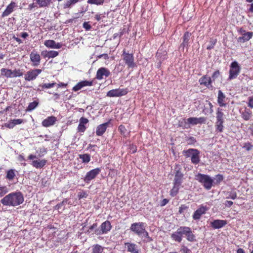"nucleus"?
Wrapping results in <instances>:
<instances>
[{"label": "nucleus", "instance_id": "obj_22", "mask_svg": "<svg viewBox=\"0 0 253 253\" xmlns=\"http://www.w3.org/2000/svg\"><path fill=\"white\" fill-rule=\"evenodd\" d=\"M187 121L189 124H192L193 125H196L197 124H202L205 123L206 121V118L204 117H191L187 119Z\"/></svg>", "mask_w": 253, "mask_h": 253}, {"label": "nucleus", "instance_id": "obj_25", "mask_svg": "<svg viewBox=\"0 0 253 253\" xmlns=\"http://www.w3.org/2000/svg\"><path fill=\"white\" fill-rule=\"evenodd\" d=\"M92 84V82L84 81L77 84L73 88L75 91H77L81 89L82 87L86 86H91Z\"/></svg>", "mask_w": 253, "mask_h": 253}, {"label": "nucleus", "instance_id": "obj_11", "mask_svg": "<svg viewBox=\"0 0 253 253\" xmlns=\"http://www.w3.org/2000/svg\"><path fill=\"white\" fill-rule=\"evenodd\" d=\"M122 56L124 61L128 68H133L135 67V64L134 62V57L132 54L126 53V51L124 50Z\"/></svg>", "mask_w": 253, "mask_h": 253}, {"label": "nucleus", "instance_id": "obj_10", "mask_svg": "<svg viewBox=\"0 0 253 253\" xmlns=\"http://www.w3.org/2000/svg\"><path fill=\"white\" fill-rule=\"evenodd\" d=\"M127 93L126 88H117L112 89L107 93V96L110 97H120L125 95Z\"/></svg>", "mask_w": 253, "mask_h": 253}, {"label": "nucleus", "instance_id": "obj_9", "mask_svg": "<svg viewBox=\"0 0 253 253\" xmlns=\"http://www.w3.org/2000/svg\"><path fill=\"white\" fill-rule=\"evenodd\" d=\"M238 33L242 36L238 38V42H244L250 40L253 36V33L252 32H246L243 28H240L238 30Z\"/></svg>", "mask_w": 253, "mask_h": 253}, {"label": "nucleus", "instance_id": "obj_31", "mask_svg": "<svg viewBox=\"0 0 253 253\" xmlns=\"http://www.w3.org/2000/svg\"><path fill=\"white\" fill-rule=\"evenodd\" d=\"M224 122L222 121H216L215 124V126L216 128V131L218 132H222L224 129L223 123Z\"/></svg>", "mask_w": 253, "mask_h": 253}, {"label": "nucleus", "instance_id": "obj_28", "mask_svg": "<svg viewBox=\"0 0 253 253\" xmlns=\"http://www.w3.org/2000/svg\"><path fill=\"white\" fill-rule=\"evenodd\" d=\"M46 163L45 160H34L32 161V165L34 167L37 169H41L43 167Z\"/></svg>", "mask_w": 253, "mask_h": 253}, {"label": "nucleus", "instance_id": "obj_1", "mask_svg": "<svg viewBox=\"0 0 253 253\" xmlns=\"http://www.w3.org/2000/svg\"><path fill=\"white\" fill-rule=\"evenodd\" d=\"M183 235H185L187 240L190 242L196 240L195 236L193 234L191 228L187 226H180L176 231L171 234V238L174 241L180 243L182 240Z\"/></svg>", "mask_w": 253, "mask_h": 253}, {"label": "nucleus", "instance_id": "obj_14", "mask_svg": "<svg viewBox=\"0 0 253 253\" xmlns=\"http://www.w3.org/2000/svg\"><path fill=\"white\" fill-rule=\"evenodd\" d=\"M174 171H175V174L174 175L173 184H181L183 180V174L180 171V168L178 166H176L174 168Z\"/></svg>", "mask_w": 253, "mask_h": 253}, {"label": "nucleus", "instance_id": "obj_4", "mask_svg": "<svg viewBox=\"0 0 253 253\" xmlns=\"http://www.w3.org/2000/svg\"><path fill=\"white\" fill-rule=\"evenodd\" d=\"M183 155L186 158H190L191 163L194 165H197L200 161V151L196 149H189L183 151Z\"/></svg>", "mask_w": 253, "mask_h": 253}, {"label": "nucleus", "instance_id": "obj_19", "mask_svg": "<svg viewBox=\"0 0 253 253\" xmlns=\"http://www.w3.org/2000/svg\"><path fill=\"white\" fill-rule=\"evenodd\" d=\"M44 44L47 47L55 49H59L62 46L61 43L56 42L54 41L50 40H46L44 42Z\"/></svg>", "mask_w": 253, "mask_h": 253}, {"label": "nucleus", "instance_id": "obj_61", "mask_svg": "<svg viewBox=\"0 0 253 253\" xmlns=\"http://www.w3.org/2000/svg\"><path fill=\"white\" fill-rule=\"evenodd\" d=\"M13 39L14 40H15L17 42H18L19 43H22V41H21V40L20 39H19V38H17V37H15V36H13Z\"/></svg>", "mask_w": 253, "mask_h": 253}, {"label": "nucleus", "instance_id": "obj_44", "mask_svg": "<svg viewBox=\"0 0 253 253\" xmlns=\"http://www.w3.org/2000/svg\"><path fill=\"white\" fill-rule=\"evenodd\" d=\"M237 198V193L235 191H232L228 193V196L227 197V199H231L234 200Z\"/></svg>", "mask_w": 253, "mask_h": 253}, {"label": "nucleus", "instance_id": "obj_20", "mask_svg": "<svg viewBox=\"0 0 253 253\" xmlns=\"http://www.w3.org/2000/svg\"><path fill=\"white\" fill-rule=\"evenodd\" d=\"M110 125V122L101 124L96 128V133L97 136H101L105 132L107 127Z\"/></svg>", "mask_w": 253, "mask_h": 253}, {"label": "nucleus", "instance_id": "obj_38", "mask_svg": "<svg viewBox=\"0 0 253 253\" xmlns=\"http://www.w3.org/2000/svg\"><path fill=\"white\" fill-rule=\"evenodd\" d=\"M180 186V185L179 184L176 185V184H173V188L170 191V195L172 197L175 196L177 194L179 189Z\"/></svg>", "mask_w": 253, "mask_h": 253}, {"label": "nucleus", "instance_id": "obj_46", "mask_svg": "<svg viewBox=\"0 0 253 253\" xmlns=\"http://www.w3.org/2000/svg\"><path fill=\"white\" fill-rule=\"evenodd\" d=\"M5 126L9 128H12L15 126L12 120H10L9 121L5 124Z\"/></svg>", "mask_w": 253, "mask_h": 253}, {"label": "nucleus", "instance_id": "obj_18", "mask_svg": "<svg viewBox=\"0 0 253 253\" xmlns=\"http://www.w3.org/2000/svg\"><path fill=\"white\" fill-rule=\"evenodd\" d=\"M30 58L33 66H38L40 65L41 57L38 53L32 51L30 54Z\"/></svg>", "mask_w": 253, "mask_h": 253}, {"label": "nucleus", "instance_id": "obj_49", "mask_svg": "<svg viewBox=\"0 0 253 253\" xmlns=\"http://www.w3.org/2000/svg\"><path fill=\"white\" fill-rule=\"evenodd\" d=\"M12 120L13 122V123L14 124V126H16L17 125L21 124H22V123H23L24 122L23 120L20 119H13V120Z\"/></svg>", "mask_w": 253, "mask_h": 253}, {"label": "nucleus", "instance_id": "obj_48", "mask_svg": "<svg viewBox=\"0 0 253 253\" xmlns=\"http://www.w3.org/2000/svg\"><path fill=\"white\" fill-rule=\"evenodd\" d=\"M55 84V83L44 84L42 85V88H49L53 87Z\"/></svg>", "mask_w": 253, "mask_h": 253}, {"label": "nucleus", "instance_id": "obj_62", "mask_svg": "<svg viewBox=\"0 0 253 253\" xmlns=\"http://www.w3.org/2000/svg\"><path fill=\"white\" fill-rule=\"evenodd\" d=\"M97 227V223H94L92 225H91L89 228V230H90V231H92L93 230L94 228H96Z\"/></svg>", "mask_w": 253, "mask_h": 253}, {"label": "nucleus", "instance_id": "obj_26", "mask_svg": "<svg viewBox=\"0 0 253 253\" xmlns=\"http://www.w3.org/2000/svg\"><path fill=\"white\" fill-rule=\"evenodd\" d=\"M225 95L220 90L218 91L217 102L220 107H224L226 106L225 103Z\"/></svg>", "mask_w": 253, "mask_h": 253}, {"label": "nucleus", "instance_id": "obj_30", "mask_svg": "<svg viewBox=\"0 0 253 253\" xmlns=\"http://www.w3.org/2000/svg\"><path fill=\"white\" fill-rule=\"evenodd\" d=\"M216 121L224 122V114L222 109L218 108L216 113Z\"/></svg>", "mask_w": 253, "mask_h": 253}, {"label": "nucleus", "instance_id": "obj_51", "mask_svg": "<svg viewBox=\"0 0 253 253\" xmlns=\"http://www.w3.org/2000/svg\"><path fill=\"white\" fill-rule=\"evenodd\" d=\"M223 179V176L220 174H217L216 175L215 177V180L216 183H219Z\"/></svg>", "mask_w": 253, "mask_h": 253}, {"label": "nucleus", "instance_id": "obj_35", "mask_svg": "<svg viewBox=\"0 0 253 253\" xmlns=\"http://www.w3.org/2000/svg\"><path fill=\"white\" fill-rule=\"evenodd\" d=\"M191 36V33L189 32H186L183 37V42L181 45L183 47L185 46L188 44V41Z\"/></svg>", "mask_w": 253, "mask_h": 253}, {"label": "nucleus", "instance_id": "obj_53", "mask_svg": "<svg viewBox=\"0 0 253 253\" xmlns=\"http://www.w3.org/2000/svg\"><path fill=\"white\" fill-rule=\"evenodd\" d=\"M83 27L86 30H89L91 28L90 25L89 24L88 22H84L83 24Z\"/></svg>", "mask_w": 253, "mask_h": 253}, {"label": "nucleus", "instance_id": "obj_6", "mask_svg": "<svg viewBox=\"0 0 253 253\" xmlns=\"http://www.w3.org/2000/svg\"><path fill=\"white\" fill-rule=\"evenodd\" d=\"M1 74L7 78H16L23 76V73L20 69H15L12 71L10 69L2 68L0 70Z\"/></svg>", "mask_w": 253, "mask_h": 253}, {"label": "nucleus", "instance_id": "obj_21", "mask_svg": "<svg viewBox=\"0 0 253 253\" xmlns=\"http://www.w3.org/2000/svg\"><path fill=\"white\" fill-rule=\"evenodd\" d=\"M199 82L201 85H204L208 88L212 87V80L210 77L204 76L199 79Z\"/></svg>", "mask_w": 253, "mask_h": 253}, {"label": "nucleus", "instance_id": "obj_39", "mask_svg": "<svg viewBox=\"0 0 253 253\" xmlns=\"http://www.w3.org/2000/svg\"><path fill=\"white\" fill-rule=\"evenodd\" d=\"M80 158L82 160L83 163H87L90 160V155L87 154L80 155Z\"/></svg>", "mask_w": 253, "mask_h": 253}, {"label": "nucleus", "instance_id": "obj_12", "mask_svg": "<svg viewBox=\"0 0 253 253\" xmlns=\"http://www.w3.org/2000/svg\"><path fill=\"white\" fill-rule=\"evenodd\" d=\"M42 70L40 69L29 70L25 74V80L27 81L34 80L42 73Z\"/></svg>", "mask_w": 253, "mask_h": 253}, {"label": "nucleus", "instance_id": "obj_8", "mask_svg": "<svg viewBox=\"0 0 253 253\" xmlns=\"http://www.w3.org/2000/svg\"><path fill=\"white\" fill-rule=\"evenodd\" d=\"M101 171V169L97 168L88 171L84 178V181L86 183H89L99 174Z\"/></svg>", "mask_w": 253, "mask_h": 253}, {"label": "nucleus", "instance_id": "obj_50", "mask_svg": "<svg viewBox=\"0 0 253 253\" xmlns=\"http://www.w3.org/2000/svg\"><path fill=\"white\" fill-rule=\"evenodd\" d=\"M88 122V120L86 118L82 117L80 119V123L79 124L83 125H85Z\"/></svg>", "mask_w": 253, "mask_h": 253}, {"label": "nucleus", "instance_id": "obj_42", "mask_svg": "<svg viewBox=\"0 0 253 253\" xmlns=\"http://www.w3.org/2000/svg\"><path fill=\"white\" fill-rule=\"evenodd\" d=\"M119 130L121 132V134L124 136H126L128 133L125 126L123 125H120L119 127Z\"/></svg>", "mask_w": 253, "mask_h": 253}, {"label": "nucleus", "instance_id": "obj_36", "mask_svg": "<svg viewBox=\"0 0 253 253\" xmlns=\"http://www.w3.org/2000/svg\"><path fill=\"white\" fill-rule=\"evenodd\" d=\"M103 248L101 246L96 244L92 247V252L91 253H102Z\"/></svg>", "mask_w": 253, "mask_h": 253}, {"label": "nucleus", "instance_id": "obj_15", "mask_svg": "<svg viewBox=\"0 0 253 253\" xmlns=\"http://www.w3.org/2000/svg\"><path fill=\"white\" fill-rule=\"evenodd\" d=\"M110 74V71L107 68L104 67L100 68L97 71L96 79L101 80L104 77L106 78L109 77Z\"/></svg>", "mask_w": 253, "mask_h": 253}, {"label": "nucleus", "instance_id": "obj_17", "mask_svg": "<svg viewBox=\"0 0 253 253\" xmlns=\"http://www.w3.org/2000/svg\"><path fill=\"white\" fill-rule=\"evenodd\" d=\"M125 248L130 253H139V248L137 245L131 242L125 243Z\"/></svg>", "mask_w": 253, "mask_h": 253}, {"label": "nucleus", "instance_id": "obj_54", "mask_svg": "<svg viewBox=\"0 0 253 253\" xmlns=\"http://www.w3.org/2000/svg\"><path fill=\"white\" fill-rule=\"evenodd\" d=\"M248 106L253 108V97H250L249 98Z\"/></svg>", "mask_w": 253, "mask_h": 253}, {"label": "nucleus", "instance_id": "obj_60", "mask_svg": "<svg viewBox=\"0 0 253 253\" xmlns=\"http://www.w3.org/2000/svg\"><path fill=\"white\" fill-rule=\"evenodd\" d=\"M37 158H38V157L36 155H34L32 154H31L28 156V159L29 160H33L34 159Z\"/></svg>", "mask_w": 253, "mask_h": 253}, {"label": "nucleus", "instance_id": "obj_55", "mask_svg": "<svg viewBox=\"0 0 253 253\" xmlns=\"http://www.w3.org/2000/svg\"><path fill=\"white\" fill-rule=\"evenodd\" d=\"M187 208V207L185 205H182L179 208V212L182 213L183 212V211L185 210Z\"/></svg>", "mask_w": 253, "mask_h": 253}, {"label": "nucleus", "instance_id": "obj_41", "mask_svg": "<svg viewBox=\"0 0 253 253\" xmlns=\"http://www.w3.org/2000/svg\"><path fill=\"white\" fill-rule=\"evenodd\" d=\"M38 102L37 101H34L33 102L30 103L28 107H27V111H31L35 109L36 107L38 106Z\"/></svg>", "mask_w": 253, "mask_h": 253}, {"label": "nucleus", "instance_id": "obj_24", "mask_svg": "<svg viewBox=\"0 0 253 253\" xmlns=\"http://www.w3.org/2000/svg\"><path fill=\"white\" fill-rule=\"evenodd\" d=\"M56 120V118L54 116L48 117L42 122V125L43 126L49 127L53 125Z\"/></svg>", "mask_w": 253, "mask_h": 253}, {"label": "nucleus", "instance_id": "obj_57", "mask_svg": "<svg viewBox=\"0 0 253 253\" xmlns=\"http://www.w3.org/2000/svg\"><path fill=\"white\" fill-rule=\"evenodd\" d=\"M102 57L104 58L105 59H107L109 58V56L107 54H102L97 56L98 58H101Z\"/></svg>", "mask_w": 253, "mask_h": 253}, {"label": "nucleus", "instance_id": "obj_16", "mask_svg": "<svg viewBox=\"0 0 253 253\" xmlns=\"http://www.w3.org/2000/svg\"><path fill=\"white\" fill-rule=\"evenodd\" d=\"M208 210V208L206 206L201 205L200 207L194 212L192 216L194 220H198L201 218L202 215L205 214Z\"/></svg>", "mask_w": 253, "mask_h": 253}, {"label": "nucleus", "instance_id": "obj_27", "mask_svg": "<svg viewBox=\"0 0 253 253\" xmlns=\"http://www.w3.org/2000/svg\"><path fill=\"white\" fill-rule=\"evenodd\" d=\"M16 6V3L12 1L9 5H8L6 9L3 12L2 16H7L9 15L13 11L14 8Z\"/></svg>", "mask_w": 253, "mask_h": 253}, {"label": "nucleus", "instance_id": "obj_23", "mask_svg": "<svg viewBox=\"0 0 253 253\" xmlns=\"http://www.w3.org/2000/svg\"><path fill=\"white\" fill-rule=\"evenodd\" d=\"M227 224V221L224 220L216 219L211 222V226L214 229H219L223 227Z\"/></svg>", "mask_w": 253, "mask_h": 253}, {"label": "nucleus", "instance_id": "obj_56", "mask_svg": "<svg viewBox=\"0 0 253 253\" xmlns=\"http://www.w3.org/2000/svg\"><path fill=\"white\" fill-rule=\"evenodd\" d=\"M40 152L42 154V155H39V156L40 157H41L42 156L44 155V154L46 153V149L45 148H41L40 149Z\"/></svg>", "mask_w": 253, "mask_h": 253}, {"label": "nucleus", "instance_id": "obj_47", "mask_svg": "<svg viewBox=\"0 0 253 253\" xmlns=\"http://www.w3.org/2000/svg\"><path fill=\"white\" fill-rule=\"evenodd\" d=\"M86 129V127L84 125L79 124L78 126V130L79 132H84Z\"/></svg>", "mask_w": 253, "mask_h": 253}, {"label": "nucleus", "instance_id": "obj_37", "mask_svg": "<svg viewBox=\"0 0 253 253\" xmlns=\"http://www.w3.org/2000/svg\"><path fill=\"white\" fill-rule=\"evenodd\" d=\"M15 171L16 170L13 169L8 170L6 173V178L9 180H12L15 176Z\"/></svg>", "mask_w": 253, "mask_h": 253}, {"label": "nucleus", "instance_id": "obj_64", "mask_svg": "<svg viewBox=\"0 0 253 253\" xmlns=\"http://www.w3.org/2000/svg\"><path fill=\"white\" fill-rule=\"evenodd\" d=\"M237 253H245L243 249L240 248L237 250Z\"/></svg>", "mask_w": 253, "mask_h": 253}, {"label": "nucleus", "instance_id": "obj_3", "mask_svg": "<svg viewBox=\"0 0 253 253\" xmlns=\"http://www.w3.org/2000/svg\"><path fill=\"white\" fill-rule=\"evenodd\" d=\"M130 230L138 236L144 238V240L147 242L152 240L148 232L145 230V223L143 222L132 223L130 227Z\"/></svg>", "mask_w": 253, "mask_h": 253}, {"label": "nucleus", "instance_id": "obj_2", "mask_svg": "<svg viewBox=\"0 0 253 253\" xmlns=\"http://www.w3.org/2000/svg\"><path fill=\"white\" fill-rule=\"evenodd\" d=\"M24 197L20 192H12L5 196L0 200V203L4 206L15 207L22 204Z\"/></svg>", "mask_w": 253, "mask_h": 253}, {"label": "nucleus", "instance_id": "obj_59", "mask_svg": "<svg viewBox=\"0 0 253 253\" xmlns=\"http://www.w3.org/2000/svg\"><path fill=\"white\" fill-rule=\"evenodd\" d=\"M233 204V202L231 201H226L225 203V206L228 207H230Z\"/></svg>", "mask_w": 253, "mask_h": 253}, {"label": "nucleus", "instance_id": "obj_32", "mask_svg": "<svg viewBox=\"0 0 253 253\" xmlns=\"http://www.w3.org/2000/svg\"><path fill=\"white\" fill-rule=\"evenodd\" d=\"M252 116V112L249 109H246L242 113V117L246 121L249 120Z\"/></svg>", "mask_w": 253, "mask_h": 253}, {"label": "nucleus", "instance_id": "obj_63", "mask_svg": "<svg viewBox=\"0 0 253 253\" xmlns=\"http://www.w3.org/2000/svg\"><path fill=\"white\" fill-rule=\"evenodd\" d=\"M28 36V34L26 32H23L21 34V37L23 38H26Z\"/></svg>", "mask_w": 253, "mask_h": 253}, {"label": "nucleus", "instance_id": "obj_40", "mask_svg": "<svg viewBox=\"0 0 253 253\" xmlns=\"http://www.w3.org/2000/svg\"><path fill=\"white\" fill-rule=\"evenodd\" d=\"M87 2L90 4L100 5L103 4L104 0H87Z\"/></svg>", "mask_w": 253, "mask_h": 253}, {"label": "nucleus", "instance_id": "obj_5", "mask_svg": "<svg viewBox=\"0 0 253 253\" xmlns=\"http://www.w3.org/2000/svg\"><path fill=\"white\" fill-rule=\"evenodd\" d=\"M195 178L196 180L202 183L207 190L211 189L212 186L213 179L208 175L198 173Z\"/></svg>", "mask_w": 253, "mask_h": 253}, {"label": "nucleus", "instance_id": "obj_33", "mask_svg": "<svg viewBox=\"0 0 253 253\" xmlns=\"http://www.w3.org/2000/svg\"><path fill=\"white\" fill-rule=\"evenodd\" d=\"M79 1L80 0H67L64 4V7L65 8H71Z\"/></svg>", "mask_w": 253, "mask_h": 253}, {"label": "nucleus", "instance_id": "obj_58", "mask_svg": "<svg viewBox=\"0 0 253 253\" xmlns=\"http://www.w3.org/2000/svg\"><path fill=\"white\" fill-rule=\"evenodd\" d=\"M66 203H67V200H64L61 203L57 205L56 207H57V209H59V208H60L63 205H64Z\"/></svg>", "mask_w": 253, "mask_h": 253}, {"label": "nucleus", "instance_id": "obj_43", "mask_svg": "<svg viewBox=\"0 0 253 253\" xmlns=\"http://www.w3.org/2000/svg\"><path fill=\"white\" fill-rule=\"evenodd\" d=\"M8 192L6 186H0V197H2Z\"/></svg>", "mask_w": 253, "mask_h": 253}, {"label": "nucleus", "instance_id": "obj_45", "mask_svg": "<svg viewBox=\"0 0 253 253\" xmlns=\"http://www.w3.org/2000/svg\"><path fill=\"white\" fill-rule=\"evenodd\" d=\"M180 252L183 253H191V251L187 247L183 245L180 249Z\"/></svg>", "mask_w": 253, "mask_h": 253}, {"label": "nucleus", "instance_id": "obj_29", "mask_svg": "<svg viewBox=\"0 0 253 253\" xmlns=\"http://www.w3.org/2000/svg\"><path fill=\"white\" fill-rule=\"evenodd\" d=\"M58 54L59 53L58 51L54 50L49 51H45L44 52H42V54L44 56V57L48 58V59L54 58L58 56Z\"/></svg>", "mask_w": 253, "mask_h": 253}, {"label": "nucleus", "instance_id": "obj_13", "mask_svg": "<svg viewBox=\"0 0 253 253\" xmlns=\"http://www.w3.org/2000/svg\"><path fill=\"white\" fill-rule=\"evenodd\" d=\"M100 229L95 230V233L97 235H101L107 233L111 229V225L109 221H106L103 222L100 225Z\"/></svg>", "mask_w": 253, "mask_h": 253}, {"label": "nucleus", "instance_id": "obj_7", "mask_svg": "<svg viewBox=\"0 0 253 253\" xmlns=\"http://www.w3.org/2000/svg\"><path fill=\"white\" fill-rule=\"evenodd\" d=\"M241 71V67L237 61H233L230 65L228 80H231L237 78Z\"/></svg>", "mask_w": 253, "mask_h": 253}, {"label": "nucleus", "instance_id": "obj_52", "mask_svg": "<svg viewBox=\"0 0 253 253\" xmlns=\"http://www.w3.org/2000/svg\"><path fill=\"white\" fill-rule=\"evenodd\" d=\"M219 71L218 70L215 71L211 77V78L212 79L213 81H214L215 79H216L219 75Z\"/></svg>", "mask_w": 253, "mask_h": 253}, {"label": "nucleus", "instance_id": "obj_34", "mask_svg": "<svg viewBox=\"0 0 253 253\" xmlns=\"http://www.w3.org/2000/svg\"><path fill=\"white\" fill-rule=\"evenodd\" d=\"M40 7L47 6L51 1V0H35Z\"/></svg>", "mask_w": 253, "mask_h": 253}]
</instances>
